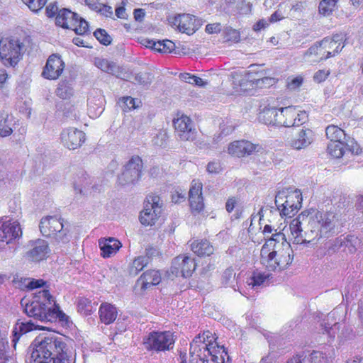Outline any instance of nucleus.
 Returning a JSON list of instances; mask_svg holds the SVG:
<instances>
[{
    "instance_id": "obj_1",
    "label": "nucleus",
    "mask_w": 363,
    "mask_h": 363,
    "mask_svg": "<svg viewBox=\"0 0 363 363\" xmlns=\"http://www.w3.org/2000/svg\"><path fill=\"white\" fill-rule=\"evenodd\" d=\"M337 222L334 212L311 208L293 219L289 228L297 243H308L334 234Z\"/></svg>"
},
{
    "instance_id": "obj_2",
    "label": "nucleus",
    "mask_w": 363,
    "mask_h": 363,
    "mask_svg": "<svg viewBox=\"0 0 363 363\" xmlns=\"http://www.w3.org/2000/svg\"><path fill=\"white\" fill-rule=\"evenodd\" d=\"M30 349L35 363H75L72 341L57 334L37 337Z\"/></svg>"
},
{
    "instance_id": "obj_3",
    "label": "nucleus",
    "mask_w": 363,
    "mask_h": 363,
    "mask_svg": "<svg viewBox=\"0 0 363 363\" xmlns=\"http://www.w3.org/2000/svg\"><path fill=\"white\" fill-rule=\"evenodd\" d=\"M261 256L269 271H281L293 260V250L282 233H273L261 249Z\"/></svg>"
},
{
    "instance_id": "obj_4",
    "label": "nucleus",
    "mask_w": 363,
    "mask_h": 363,
    "mask_svg": "<svg viewBox=\"0 0 363 363\" xmlns=\"http://www.w3.org/2000/svg\"><path fill=\"white\" fill-rule=\"evenodd\" d=\"M38 299L33 300L30 303H27L24 311L27 315L33 318L36 323L54 322L58 319L65 321L67 316L60 309L58 305L54 303L52 307L48 306L54 301L52 295L48 290L42 289L38 292Z\"/></svg>"
},
{
    "instance_id": "obj_5",
    "label": "nucleus",
    "mask_w": 363,
    "mask_h": 363,
    "mask_svg": "<svg viewBox=\"0 0 363 363\" xmlns=\"http://www.w3.org/2000/svg\"><path fill=\"white\" fill-rule=\"evenodd\" d=\"M174 340L173 335L169 331H152L143 337V344L146 350L151 352H160L172 348Z\"/></svg>"
},
{
    "instance_id": "obj_6",
    "label": "nucleus",
    "mask_w": 363,
    "mask_h": 363,
    "mask_svg": "<svg viewBox=\"0 0 363 363\" xmlns=\"http://www.w3.org/2000/svg\"><path fill=\"white\" fill-rule=\"evenodd\" d=\"M23 47L18 39L2 38L0 40V60L5 66L15 67L21 58Z\"/></svg>"
},
{
    "instance_id": "obj_7",
    "label": "nucleus",
    "mask_w": 363,
    "mask_h": 363,
    "mask_svg": "<svg viewBox=\"0 0 363 363\" xmlns=\"http://www.w3.org/2000/svg\"><path fill=\"white\" fill-rule=\"evenodd\" d=\"M147 203L139 216L140 222L145 226L154 225L163 212V201L155 194L147 196Z\"/></svg>"
},
{
    "instance_id": "obj_8",
    "label": "nucleus",
    "mask_w": 363,
    "mask_h": 363,
    "mask_svg": "<svg viewBox=\"0 0 363 363\" xmlns=\"http://www.w3.org/2000/svg\"><path fill=\"white\" fill-rule=\"evenodd\" d=\"M143 167V160L139 156L132 157L118 176V184L122 186L135 184L141 177Z\"/></svg>"
},
{
    "instance_id": "obj_9",
    "label": "nucleus",
    "mask_w": 363,
    "mask_h": 363,
    "mask_svg": "<svg viewBox=\"0 0 363 363\" xmlns=\"http://www.w3.org/2000/svg\"><path fill=\"white\" fill-rule=\"evenodd\" d=\"M39 228L45 237L55 238L56 240L62 242H67V234L68 230L64 228V225L60 218L54 216L43 218L39 224Z\"/></svg>"
},
{
    "instance_id": "obj_10",
    "label": "nucleus",
    "mask_w": 363,
    "mask_h": 363,
    "mask_svg": "<svg viewBox=\"0 0 363 363\" xmlns=\"http://www.w3.org/2000/svg\"><path fill=\"white\" fill-rule=\"evenodd\" d=\"M277 125L284 127H298L308 120L306 111L297 110L294 106L279 108Z\"/></svg>"
},
{
    "instance_id": "obj_11",
    "label": "nucleus",
    "mask_w": 363,
    "mask_h": 363,
    "mask_svg": "<svg viewBox=\"0 0 363 363\" xmlns=\"http://www.w3.org/2000/svg\"><path fill=\"white\" fill-rule=\"evenodd\" d=\"M216 337L211 332L204 331L202 335L194 337L190 344L189 353L205 358L206 354H211V348L218 346Z\"/></svg>"
},
{
    "instance_id": "obj_12",
    "label": "nucleus",
    "mask_w": 363,
    "mask_h": 363,
    "mask_svg": "<svg viewBox=\"0 0 363 363\" xmlns=\"http://www.w3.org/2000/svg\"><path fill=\"white\" fill-rule=\"evenodd\" d=\"M175 132L181 140L192 141L196 137V129L193 127L189 117L182 116L174 120Z\"/></svg>"
},
{
    "instance_id": "obj_13",
    "label": "nucleus",
    "mask_w": 363,
    "mask_h": 363,
    "mask_svg": "<svg viewBox=\"0 0 363 363\" xmlns=\"http://www.w3.org/2000/svg\"><path fill=\"white\" fill-rule=\"evenodd\" d=\"M314 140V133L310 128L305 127L294 129L293 136L289 141V146L294 150H300L308 147Z\"/></svg>"
},
{
    "instance_id": "obj_14",
    "label": "nucleus",
    "mask_w": 363,
    "mask_h": 363,
    "mask_svg": "<svg viewBox=\"0 0 363 363\" xmlns=\"http://www.w3.org/2000/svg\"><path fill=\"white\" fill-rule=\"evenodd\" d=\"M196 266L193 258L180 255L172 260L171 270L176 277H189L196 269Z\"/></svg>"
},
{
    "instance_id": "obj_15",
    "label": "nucleus",
    "mask_w": 363,
    "mask_h": 363,
    "mask_svg": "<svg viewBox=\"0 0 363 363\" xmlns=\"http://www.w3.org/2000/svg\"><path fill=\"white\" fill-rule=\"evenodd\" d=\"M260 147L246 140H235L228 147V152L233 157H243L258 152Z\"/></svg>"
},
{
    "instance_id": "obj_16",
    "label": "nucleus",
    "mask_w": 363,
    "mask_h": 363,
    "mask_svg": "<svg viewBox=\"0 0 363 363\" xmlns=\"http://www.w3.org/2000/svg\"><path fill=\"white\" fill-rule=\"evenodd\" d=\"M302 194L299 190L285 192L284 208L281 209V216H293L301 207Z\"/></svg>"
},
{
    "instance_id": "obj_17",
    "label": "nucleus",
    "mask_w": 363,
    "mask_h": 363,
    "mask_svg": "<svg viewBox=\"0 0 363 363\" xmlns=\"http://www.w3.org/2000/svg\"><path fill=\"white\" fill-rule=\"evenodd\" d=\"M28 246L30 250L26 254V258L31 262H40L45 259L49 252L48 242L41 239L31 240Z\"/></svg>"
},
{
    "instance_id": "obj_18",
    "label": "nucleus",
    "mask_w": 363,
    "mask_h": 363,
    "mask_svg": "<svg viewBox=\"0 0 363 363\" xmlns=\"http://www.w3.org/2000/svg\"><path fill=\"white\" fill-rule=\"evenodd\" d=\"M61 140L68 149L75 150L85 141V134L77 128H69L62 132Z\"/></svg>"
},
{
    "instance_id": "obj_19",
    "label": "nucleus",
    "mask_w": 363,
    "mask_h": 363,
    "mask_svg": "<svg viewBox=\"0 0 363 363\" xmlns=\"http://www.w3.org/2000/svg\"><path fill=\"white\" fill-rule=\"evenodd\" d=\"M65 68V62L57 54L51 55L43 71V76L48 79H56L62 74Z\"/></svg>"
},
{
    "instance_id": "obj_20",
    "label": "nucleus",
    "mask_w": 363,
    "mask_h": 363,
    "mask_svg": "<svg viewBox=\"0 0 363 363\" xmlns=\"http://www.w3.org/2000/svg\"><path fill=\"white\" fill-rule=\"evenodd\" d=\"M189 201L193 212L200 213L203 210L204 203L202 196V184L195 182L191 184L189 191Z\"/></svg>"
},
{
    "instance_id": "obj_21",
    "label": "nucleus",
    "mask_w": 363,
    "mask_h": 363,
    "mask_svg": "<svg viewBox=\"0 0 363 363\" xmlns=\"http://www.w3.org/2000/svg\"><path fill=\"white\" fill-rule=\"evenodd\" d=\"M43 328V327L40 328V326L38 325L36 322H33L31 320L26 322L16 323L13 330L12 342L13 344V347L16 348L17 342L23 335H25L33 330Z\"/></svg>"
},
{
    "instance_id": "obj_22",
    "label": "nucleus",
    "mask_w": 363,
    "mask_h": 363,
    "mask_svg": "<svg viewBox=\"0 0 363 363\" xmlns=\"http://www.w3.org/2000/svg\"><path fill=\"white\" fill-rule=\"evenodd\" d=\"M78 14L67 9L59 10L56 16V24L64 28L71 29L77 23Z\"/></svg>"
},
{
    "instance_id": "obj_23",
    "label": "nucleus",
    "mask_w": 363,
    "mask_h": 363,
    "mask_svg": "<svg viewBox=\"0 0 363 363\" xmlns=\"http://www.w3.org/2000/svg\"><path fill=\"white\" fill-rule=\"evenodd\" d=\"M99 245L101 251V256L103 257H110L118 251L121 247V243L113 238H108L99 240Z\"/></svg>"
},
{
    "instance_id": "obj_24",
    "label": "nucleus",
    "mask_w": 363,
    "mask_h": 363,
    "mask_svg": "<svg viewBox=\"0 0 363 363\" xmlns=\"http://www.w3.org/2000/svg\"><path fill=\"white\" fill-rule=\"evenodd\" d=\"M173 24L180 32L189 35L194 32V19L189 14L184 13L174 17Z\"/></svg>"
},
{
    "instance_id": "obj_25",
    "label": "nucleus",
    "mask_w": 363,
    "mask_h": 363,
    "mask_svg": "<svg viewBox=\"0 0 363 363\" xmlns=\"http://www.w3.org/2000/svg\"><path fill=\"white\" fill-rule=\"evenodd\" d=\"M95 65L101 71L108 74L121 78L123 74V68L118 66L116 62L109 61L106 59L96 58Z\"/></svg>"
},
{
    "instance_id": "obj_26",
    "label": "nucleus",
    "mask_w": 363,
    "mask_h": 363,
    "mask_svg": "<svg viewBox=\"0 0 363 363\" xmlns=\"http://www.w3.org/2000/svg\"><path fill=\"white\" fill-rule=\"evenodd\" d=\"M99 314L102 323L106 325L112 323L117 318V308L108 303H103L99 308Z\"/></svg>"
},
{
    "instance_id": "obj_27",
    "label": "nucleus",
    "mask_w": 363,
    "mask_h": 363,
    "mask_svg": "<svg viewBox=\"0 0 363 363\" xmlns=\"http://www.w3.org/2000/svg\"><path fill=\"white\" fill-rule=\"evenodd\" d=\"M161 281V275L159 271L147 270L140 277L138 282L143 289H147L151 286L157 285Z\"/></svg>"
},
{
    "instance_id": "obj_28",
    "label": "nucleus",
    "mask_w": 363,
    "mask_h": 363,
    "mask_svg": "<svg viewBox=\"0 0 363 363\" xmlns=\"http://www.w3.org/2000/svg\"><path fill=\"white\" fill-rule=\"evenodd\" d=\"M191 250L198 256H210L214 252V247L208 240H195L191 244Z\"/></svg>"
},
{
    "instance_id": "obj_29",
    "label": "nucleus",
    "mask_w": 363,
    "mask_h": 363,
    "mask_svg": "<svg viewBox=\"0 0 363 363\" xmlns=\"http://www.w3.org/2000/svg\"><path fill=\"white\" fill-rule=\"evenodd\" d=\"M14 118L5 111L0 112V136L6 137L13 133Z\"/></svg>"
},
{
    "instance_id": "obj_30",
    "label": "nucleus",
    "mask_w": 363,
    "mask_h": 363,
    "mask_svg": "<svg viewBox=\"0 0 363 363\" xmlns=\"http://www.w3.org/2000/svg\"><path fill=\"white\" fill-rule=\"evenodd\" d=\"M211 354H206L205 359H208V357H211V360L214 363H225V357L227 356L226 362L230 361V357L228 355L227 351L224 346H215L211 348Z\"/></svg>"
},
{
    "instance_id": "obj_31",
    "label": "nucleus",
    "mask_w": 363,
    "mask_h": 363,
    "mask_svg": "<svg viewBox=\"0 0 363 363\" xmlns=\"http://www.w3.org/2000/svg\"><path fill=\"white\" fill-rule=\"evenodd\" d=\"M306 56L314 55V62H320L329 58L322 40L312 45L305 53Z\"/></svg>"
},
{
    "instance_id": "obj_32",
    "label": "nucleus",
    "mask_w": 363,
    "mask_h": 363,
    "mask_svg": "<svg viewBox=\"0 0 363 363\" xmlns=\"http://www.w3.org/2000/svg\"><path fill=\"white\" fill-rule=\"evenodd\" d=\"M327 138L332 142H344L347 137L345 131L337 125H330L325 129Z\"/></svg>"
},
{
    "instance_id": "obj_33",
    "label": "nucleus",
    "mask_w": 363,
    "mask_h": 363,
    "mask_svg": "<svg viewBox=\"0 0 363 363\" xmlns=\"http://www.w3.org/2000/svg\"><path fill=\"white\" fill-rule=\"evenodd\" d=\"M279 108L275 107L264 108L259 114V120L264 123L277 125Z\"/></svg>"
},
{
    "instance_id": "obj_34",
    "label": "nucleus",
    "mask_w": 363,
    "mask_h": 363,
    "mask_svg": "<svg viewBox=\"0 0 363 363\" xmlns=\"http://www.w3.org/2000/svg\"><path fill=\"white\" fill-rule=\"evenodd\" d=\"M57 108L59 112H62L63 116L67 118L75 119L77 117L74 106L68 101L57 103Z\"/></svg>"
},
{
    "instance_id": "obj_35",
    "label": "nucleus",
    "mask_w": 363,
    "mask_h": 363,
    "mask_svg": "<svg viewBox=\"0 0 363 363\" xmlns=\"http://www.w3.org/2000/svg\"><path fill=\"white\" fill-rule=\"evenodd\" d=\"M328 153L335 158L346 156L344 142H332L328 145Z\"/></svg>"
},
{
    "instance_id": "obj_36",
    "label": "nucleus",
    "mask_w": 363,
    "mask_h": 363,
    "mask_svg": "<svg viewBox=\"0 0 363 363\" xmlns=\"http://www.w3.org/2000/svg\"><path fill=\"white\" fill-rule=\"evenodd\" d=\"M148 263V257L143 255L135 258L129 269L130 274L136 276Z\"/></svg>"
},
{
    "instance_id": "obj_37",
    "label": "nucleus",
    "mask_w": 363,
    "mask_h": 363,
    "mask_svg": "<svg viewBox=\"0 0 363 363\" xmlns=\"http://www.w3.org/2000/svg\"><path fill=\"white\" fill-rule=\"evenodd\" d=\"M338 0H322L318 6L319 13L324 16H330L334 11Z\"/></svg>"
},
{
    "instance_id": "obj_38",
    "label": "nucleus",
    "mask_w": 363,
    "mask_h": 363,
    "mask_svg": "<svg viewBox=\"0 0 363 363\" xmlns=\"http://www.w3.org/2000/svg\"><path fill=\"white\" fill-rule=\"evenodd\" d=\"M56 94L61 99H69L73 94V89L69 83L62 81L56 89Z\"/></svg>"
},
{
    "instance_id": "obj_39",
    "label": "nucleus",
    "mask_w": 363,
    "mask_h": 363,
    "mask_svg": "<svg viewBox=\"0 0 363 363\" xmlns=\"http://www.w3.org/2000/svg\"><path fill=\"white\" fill-rule=\"evenodd\" d=\"M345 151H346V157H348L349 155H359L362 152V149L360 146L357 143L354 139L350 138L349 136L346 138V140L344 141Z\"/></svg>"
},
{
    "instance_id": "obj_40",
    "label": "nucleus",
    "mask_w": 363,
    "mask_h": 363,
    "mask_svg": "<svg viewBox=\"0 0 363 363\" xmlns=\"http://www.w3.org/2000/svg\"><path fill=\"white\" fill-rule=\"evenodd\" d=\"M304 363H328V359L324 353L320 351H313L308 357H303Z\"/></svg>"
},
{
    "instance_id": "obj_41",
    "label": "nucleus",
    "mask_w": 363,
    "mask_h": 363,
    "mask_svg": "<svg viewBox=\"0 0 363 363\" xmlns=\"http://www.w3.org/2000/svg\"><path fill=\"white\" fill-rule=\"evenodd\" d=\"M179 78L186 83L196 85L198 86H203L206 84V82H204L201 78L189 73H181L179 74Z\"/></svg>"
},
{
    "instance_id": "obj_42",
    "label": "nucleus",
    "mask_w": 363,
    "mask_h": 363,
    "mask_svg": "<svg viewBox=\"0 0 363 363\" xmlns=\"http://www.w3.org/2000/svg\"><path fill=\"white\" fill-rule=\"evenodd\" d=\"M223 39L226 42L238 43L240 39V32L231 27H227L223 31Z\"/></svg>"
},
{
    "instance_id": "obj_43",
    "label": "nucleus",
    "mask_w": 363,
    "mask_h": 363,
    "mask_svg": "<svg viewBox=\"0 0 363 363\" xmlns=\"http://www.w3.org/2000/svg\"><path fill=\"white\" fill-rule=\"evenodd\" d=\"M269 277V274L261 272H254L250 278L248 284L252 287H257L264 284V282Z\"/></svg>"
},
{
    "instance_id": "obj_44",
    "label": "nucleus",
    "mask_w": 363,
    "mask_h": 363,
    "mask_svg": "<svg viewBox=\"0 0 363 363\" xmlns=\"http://www.w3.org/2000/svg\"><path fill=\"white\" fill-rule=\"evenodd\" d=\"M189 360L187 362L186 354L180 352L179 354V363H208V359H205L197 356L196 354L189 353Z\"/></svg>"
},
{
    "instance_id": "obj_45",
    "label": "nucleus",
    "mask_w": 363,
    "mask_h": 363,
    "mask_svg": "<svg viewBox=\"0 0 363 363\" xmlns=\"http://www.w3.org/2000/svg\"><path fill=\"white\" fill-rule=\"evenodd\" d=\"M358 243L359 240L354 235H347V237H345V247L343 251H347L350 253L355 252L357 250L356 246Z\"/></svg>"
},
{
    "instance_id": "obj_46",
    "label": "nucleus",
    "mask_w": 363,
    "mask_h": 363,
    "mask_svg": "<svg viewBox=\"0 0 363 363\" xmlns=\"http://www.w3.org/2000/svg\"><path fill=\"white\" fill-rule=\"evenodd\" d=\"M259 73L247 72L244 77L240 80V86H243L245 82H248L252 88H257Z\"/></svg>"
},
{
    "instance_id": "obj_47",
    "label": "nucleus",
    "mask_w": 363,
    "mask_h": 363,
    "mask_svg": "<svg viewBox=\"0 0 363 363\" xmlns=\"http://www.w3.org/2000/svg\"><path fill=\"white\" fill-rule=\"evenodd\" d=\"M94 35L101 44L104 45H108L111 43L112 38L104 29H96L94 33Z\"/></svg>"
},
{
    "instance_id": "obj_48",
    "label": "nucleus",
    "mask_w": 363,
    "mask_h": 363,
    "mask_svg": "<svg viewBox=\"0 0 363 363\" xmlns=\"http://www.w3.org/2000/svg\"><path fill=\"white\" fill-rule=\"evenodd\" d=\"M77 25H74L71 29L74 30L78 35H83L87 33L89 30L88 22L79 16L77 17Z\"/></svg>"
},
{
    "instance_id": "obj_49",
    "label": "nucleus",
    "mask_w": 363,
    "mask_h": 363,
    "mask_svg": "<svg viewBox=\"0 0 363 363\" xmlns=\"http://www.w3.org/2000/svg\"><path fill=\"white\" fill-rule=\"evenodd\" d=\"M135 80L138 84L147 86L152 83V76L150 72H140L135 74Z\"/></svg>"
},
{
    "instance_id": "obj_50",
    "label": "nucleus",
    "mask_w": 363,
    "mask_h": 363,
    "mask_svg": "<svg viewBox=\"0 0 363 363\" xmlns=\"http://www.w3.org/2000/svg\"><path fill=\"white\" fill-rule=\"evenodd\" d=\"M235 273L231 268L226 269L223 274V284L227 286H234Z\"/></svg>"
},
{
    "instance_id": "obj_51",
    "label": "nucleus",
    "mask_w": 363,
    "mask_h": 363,
    "mask_svg": "<svg viewBox=\"0 0 363 363\" xmlns=\"http://www.w3.org/2000/svg\"><path fill=\"white\" fill-rule=\"evenodd\" d=\"M158 43L161 44V46L156 48V51L159 52H172L175 49V44L169 40H160Z\"/></svg>"
},
{
    "instance_id": "obj_52",
    "label": "nucleus",
    "mask_w": 363,
    "mask_h": 363,
    "mask_svg": "<svg viewBox=\"0 0 363 363\" xmlns=\"http://www.w3.org/2000/svg\"><path fill=\"white\" fill-rule=\"evenodd\" d=\"M275 79L272 77H263L262 73H259L258 82H257V88L269 87L274 84Z\"/></svg>"
},
{
    "instance_id": "obj_53",
    "label": "nucleus",
    "mask_w": 363,
    "mask_h": 363,
    "mask_svg": "<svg viewBox=\"0 0 363 363\" xmlns=\"http://www.w3.org/2000/svg\"><path fill=\"white\" fill-rule=\"evenodd\" d=\"M322 45H324L329 58L333 57V51L335 46V42L331 41L330 38H325L323 40H322Z\"/></svg>"
},
{
    "instance_id": "obj_54",
    "label": "nucleus",
    "mask_w": 363,
    "mask_h": 363,
    "mask_svg": "<svg viewBox=\"0 0 363 363\" xmlns=\"http://www.w3.org/2000/svg\"><path fill=\"white\" fill-rule=\"evenodd\" d=\"M45 3L46 0H29L27 6L32 11L37 12L45 6Z\"/></svg>"
},
{
    "instance_id": "obj_55",
    "label": "nucleus",
    "mask_w": 363,
    "mask_h": 363,
    "mask_svg": "<svg viewBox=\"0 0 363 363\" xmlns=\"http://www.w3.org/2000/svg\"><path fill=\"white\" fill-rule=\"evenodd\" d=\"M344 240V236H340L336 238L335 240L333 241L331 246L329 247V249L333 252H335L341 249L343 250L345 247Z\"/></svg>"
},
{
    "instance_id": "obj_56",
    "label": "nucleus",
    "mask_w": 363,
    "mask_h": 363,
    "mask_svg": "<svg viewBox=\"0 0 363 363\" xmlns=\"http://www.w3.org/2000/svg\"><path fill=\"white\" fill-rule=\"evenodd\" d=\"M287 87L290 90H295L298 88L303 83L301 77H296L291 79H288Z\"/></svg>"
},
{
    "instance_id": "obj_57",
    "label": "nucleus",
    "mask_w": 363,
    "mask_h": 363,
    "mask_svg": "<svg viewBox=\"0 0 363 363\" xmlns=\"http://www.w3.org/2000/svg\"><path fill=\"white\" fill-rule=\"evenodd\" d=\"M206 169L210 174H218L221 171L222 167L219 162L213 161L208 162Z\"/></svg>"
},
{
    "instance_id": "obj_58",
    "label": "nucleus",
    "mask_w": 363,
    "mask_h": 363,
    "mask_svg": "<svg viewBox=\"0 0 363 363\" xmlns=\"http://www.w3.org/2000/svg\"><path fill=\"white\" fill-rule=\"evenodd\" d=\"M330 74L329 70L320 69L316 72L313 76L314 81L320 83L326 79Z\"/></svg>"
},
{
    "instance_id": "obj_59",
    "label": "nucleus",
    "mask_w": 363,
    "mask_h": 363,
    "mask_svg": "<svg viewBox=\"0 0 363 363\" xmlns=\"http://www.w3.org/2000/svg\"><path fill=\"white\" fill-rule=\"evenodd\" d=\"M285 191H279L276 195L275 204L280 212L281 209L284 208L283 200L285 199Z\"/></svg>"
},
{
    "instance_id": "obj_60",
    "label": "nucleus",
    "mask_w": 363,
    "mask_h": 363,
    "mask_svg": "<svg viewBox=\"0 0 363 363\" xmlns=\"http://www.w3.org/2000/svg\"><path fill=\"white\" fill-rule=\"evenodd\" d=\"M185 199V193L183 191H175L172 195V201L174 203H180Z\"/></svg>"
},
{
    "instance_id": "obj_61",
    "label": "nucleus",
    "mask_w": 363,
    "mask_h": 363,
    "mask_svg": "<svg viewBox=\"0 0 363 363\" xmlns=\"http://www.w3.org/2000/svg\"><path fill=\"white\" fill-rule=\"evenodd\" d=\"M220 30H221V25H220V23H218L208 24L206 26V31L210 34L218 33Z\"/></svg>"
},
{
    "instance_id": "obj_62",
    "label": "nucleus",
    "mask_w": 363,
    "mask_h": 363,
    "mask_svg": "<svg viewBox=\"0 0 363 363\" xmlns=\"http://www.w3.org/2000/svg\"><path fill=\"white\" fill-rule=\"evenodd\" d=\"M97 12H100L102 15L106 17H111L113 15L112 7L107 5L101 4L100 9Z\"/></svg>"
},
{
    "instance_id": "obj_63",
    "label": "nucleus",
    "mask_w": 363,
    "mask_h": 363,
    "mask_svg": "<svg viewBox=\"0 0 363 363\" xmlns=\"http://www.w3.org/2000/svg\"><path fill=\"white\" fill-rule=\"evenodd\" d=\"M58 8L55 4H50L46 7V14L48 17H53L55 14L57 15Z\"/></svg>"
},
{
    "instance_id": "obj_64",
    "label": "nucleus",
    "mask_w": 363,
    "mask_h": 363,
    "mask_svg": "<svg viewBox=\"0 0 363 363\" xmlns=\"http://www.w3.org/2000/svg\"><path fill=\"white\" fill-rule=\"evenodd\" d=\"M85 4L91 10L98 11L100 9L101 4L98 0H84Z\"/></svg>"
}]
</instances>
